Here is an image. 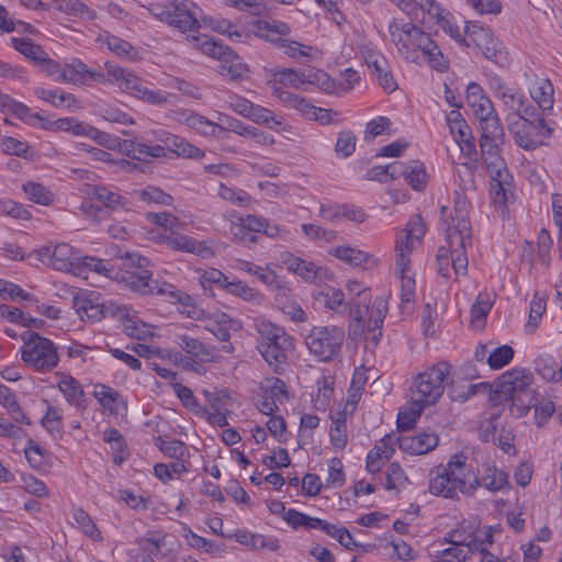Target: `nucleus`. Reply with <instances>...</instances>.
I'll use <instances>...</instances> for the list:
<instances>
[{"label": "nucleus", "mask_w": 562, "mask_h": 562, "mask_svg": "<svg viewBox=\"0 0 562 562\" xmlns=\"http://www.w3.org/2000/svg\"><path fill=\"white\" fill-rule=\"evenodd\" d=\"M468 202L464 196L458 195L454 200L453 212L448 207H441V218L446 224V240L437 252L438 273L450 278V265L454 274L465 276L468 272L467 247L472 244V232L469 220Z\"/></svg>", "instance_id": "f257e3e1"}, {"label": "nucleus", "mask_w": 562, "mask_h": 562, "mask_svg": "<svg viewBox=\"0 0 562 562\" xmlns=\"http://www.w3.org/2000/svg\"><path fill=\"white\" fill-rule=\"evenodd\" d=\"M479 479L464 454H453L446 465L435 467L429 472V492L435 496L459 501L460 495L472 496Z\"/></svg>", "instance_id": "f03ea898"}, {"label": "nucleus", "mask_w": 562, "mask_h": 562, "mask_svg": "<svg viewBox=\"0 0 562 562\" xmlns=\"http://www.w3.org/2000/svg\"><path fill=\"white\" fill-rule=\"evenodd\" d=\"M252 327L259 335V353L276 373L281 374L288 361L286 353L293 349V338L283 327L261 315L252 319Z\"/></svg>", "instance_id": "7ed1b4c3"}, {"label": "nucleus", "mask_w": 562, "mask_h": 562, "mask_svg": "<svg viewBox=\"0 0 562 562\" xmlns=\"http://www.w3.org/2000/svg\"><path fill=\"white\" fill-rule=\"evenodd\" d=\"M533 374L525 368H514L504 372L495 382V392L512 400V411L518 416L526 415L537 392L533 387Z\"/></svg>", "instance_id": "20e7f679"}, {"label": "nucleus", "mask_w": 562, "mask_h": 562, "mask_svg": "<svg viewBox=\"0 0 562 562\" xmlns=\"http://www.w3.org/2000/svg\"><path fill=\"white\" fill-rule=\"evenodd\" d=\"M451 366L439 361L418 373L411 386V400L422 405H434L442 396Z\"/></svg>", "instance_id": "39448f33"}, {"label": "nucleus", "mask_w": 562, "mask_h": 562, "mask_svg": "<svg viewBox=\"0 0 562 562\" xmlns=\"http://www.w3.org/2000/svg\"><path fill=\"white\" fill-rule=\"evenodd\" d=\"M21 339L23 340L21 359L26 367L44 373L58 366L57 346L50 339L35 331H24Z\"/></svg>", "instance_id": "423d86ee"}, {"label": "nucleus", "mask_w": 562, "mask_h": 562, "mask_svg": "<svg viewBox=\"0 0 562 562\" xmlns=\"http://www.w3.org/2000/svg\"><path fill=\"white\" fill-rule=\"evenodd\" d=\"M109 75L119 83V88L125 93L156 106H164L168 103V93L148 88L147 82L140 77L115 64H104Z\"/></svg>", "instance_id": "0eeeda50"}, {"label": "nucleus", "mask_w": 562, "mask_h": 562, "mask_svg": "<svg viewBox=\"0 0 562 562\" xmlns=\"http://www.w3.org/2000/svg\"><path fill=\"white\" fill-rule=\"evenodd\" d=\"M344 341V329L334 325L314 326L305 336L310 353L322 362L335 360L341 351Z\"/></svg>", "instance_id": "6e6552de"}, {"label": "nucleus", "mask_w": 562, "mask_h": 562, "mask_svg": "<svg viewBox=\"0 0 562 562\" xmlns=\"http://www.w3.org/2000/svg\"><path fill=\"white\" fill-rule=\"evenodd\" d=\"M123 265L128 270L119 272V278L115 280L136 294L153 295V290L157 286V280H154L151 278L153 273L145 269L148 259L136 254H126L123 258Z\"/></svg>", "instance_id": "1a4fd4ad"}, {"label": "nucleus", "mask_w": 562, "mask_h": 562, "mask_svg": "<svg viewBox=\"0 0 562 562\" xmlns=\"http://www.w3.org/2000/svg\"><path fill=\"white\" fill-rule=\"evenodd\" d=\"M36 259L57 271L77 273L81 257L72 246L60 243L55 246H44L34 251Z\"/></svg>", "instance_id": "9d476101"}, {"label": "nucleus", "mask_w": 562, "mask_h": 562, "mask_svg": "<svg viewBox=\"0 0 562 562\" xmlns=\"http://www.w3.org/2000/svg\"><path fill=\"white\" fill-rule=\"evenodd\" d=\"M426 232L425 223L420 215L409 217L406 228L396 238L395 257L398 258V266L402 269L406 265H411V254L417 245L420 244L422 237Z\"/></svg>", "instance_id": "9b49d317"}, {"label": "nucleus", "mask_w": 562, "mask_h": 562, "mask_svg": "<svg viewBox=\"0 0 562 562\" xmlns=\"http://www.w3.org/2000/svg\"><path fill=\"white\" fill-rule=\"evenodd\" d=\"M418 30L419 27L411 22L401 23L395 19L389 24L391 41L406 60L418 61V54L415 50L417 34H414Z\"/></svg>", "instance_id": "f8f14e48"}, {"label": "nucleus", "mask_w": 562, "mask_h": 562, "mask_svg": "<svg viewBox=\"0 0 562 562\" xmlns=\"http://www.w3.org/2000/svg\"><path fill=\"white\" fill-rule=\"evenodd\" d=\"M200 9L191 0H170L168 24L181 32H192L200 27L198 15Z\"/></svg>", "instance_id": "ddd939ff"}, {"label": "nucleus", "mask_w": 562, "mask_h": 562, "mask_svg": "<svg viewBox=\"0 0 562 562\" xmlns=\"http://www.w3.org/2000/svg\"><path fill=\"white\" fill-rule=\"evenodd\" d=\"M506 121L508 131L513 134L519 147L533 149L541 145V140L535 137V126L530 123V120H524L517 113H508Z\"/></svg>", "instance_id": "4468645a"}, {"label": "nucleus", "mask_w": 562, "mask_h": 562, "mask_svg": "<svg viewBox=\"0 0 562 562\" xmlns=\"http://www.w3.org/2000/svg\"><path fill=\"white\" fill-rule=\"evenodd\" d=\"M364 60L376 79L378 83L389 92H393L397 88V83L391 72L386 58L378 52L367 49Z\"/></svg>", "instance_id": "2eb2a0df"}, {"label": "nucleus", "mask_w": 562, "mask_h": 562, "mask_svg": "<svg viewBox=\"0 0 562 562\" xmlns=\"http://www.w3.org/2000/svg\"><path fill=\"white\" fill-rule=\"evenodd\" d=\"M120 150L124 155L135 159L146 161L149 158L166 157V148L158 144L145 142L143 137L133 140L124 139L120 144Z\"/></svg>", "instance_id": "dca6fc26"}, {"label": "nucleus", "mask_w": 562, "mask_h": 562, "mask_svg": "<svg viewBox=\"0 0 562 562\" xmlns=\"http://www.w3.org/2000/svg\"><path fill=\"white\" fill-rule=\"evenodd\" d=\"M72 304L82 321L98 322L105 317L109 312L104 303H101L99 296L93 293L88 295H75Z\"/></svg>", "instance_id": "f3484780"}, {"label": "nucleus", "mask_w": 562, "mask_h": 562, "mask_svg": "<svg viewBox=\"0 0 562 562\" xmlns=\"http://www.w3.org/2000/svg\"><path fill=\"white\" fill-rule=\"evenodd\" d=\"M439 442V437L434 431H423L414 436L398 437V447L411 454H425L434 450Z\"/></svg>", "instance_id": "a211bd4d"}, {"label": "nucleus", "mask_w": 562, "mask_h": 562, "mask_svg": "<svg viewBox=\"0 0 562 562\" xmlns=\"http://www.w3.org/2000/svg\"><path fill=\"white\" fill-rule=\"evenodd\" d=\"M166 244L173 250L190 252L202 258H211L214 256L213 249L205 244L181 234H170L165 237Z\"/></svg>", "instance_id": "6ab92c4d"}, {"label": "nucleus", "mask_w": 562, "mask_h": 562, "mask_svg": "<svg viewBox=\"0 0 562 562\" xmlns=\"http://www.w3.org/2000/svg\"><path fill=\"white\" fill-rule=\"evenodd\" d=\"M175 342L188 355L187 357H195L202 362H212L214 360V348L188 334L176 335Z\"/></svg>", "instance_id": "aec40b11"}, {"label": "nucleus", "mask_w": 562, "mask_h": 562, "mask_svg": "<svg viewBox=\"0 0 562 562\" xmlns=\"http://www.w3.org/2000/svg\"><path fill=\"white\" fill-rule=\"evenodd\" d=\"M86 194L88 198L99 201L103 210H126L128 205V201L124 195L105 186H88Z\"/></svg>", "instance_id": "412c9836"}, {"label": "nucleus", "mask_w": 562, "mask_h": 562, "mask_svg": "<svg viewBox=\"0 0 562 562\" xmlns=\"http://www.w3.org/2000/svg\"><path fill=\"white\" fill-rule=\"evenodd\" d=\"M414 34H417V37L415 38L416 53L419 50L423 54V57L432 68L438 70L446 68L443 56L439 49V46L430 38V36L420 29Z\"/></svg>", "instance_id": "4be33fe9"}, {"label": "nucleus", "mask_w": 562, "mask_h": 562, "mask_svg": "<svg viewBox=\"0 0 562 562\" xmlns=\"http://www.w3.org/2000/svg\"><path fill=\"white\" fill-rule=\"evenodd\" d=\"M93 396L111 415H119L122 411L126 409V401L117 391L109 385L97 384L94 386Z\"/></svg>", "instance_id": "5701e85b"}, {"label": "nucleus", "mask_w": 562, "mask_h": 562, "mask_svg": "<svg viewBox=\"0 0 562 562\" xmlns=\"http://www.w3.org/2000/svg\"><path fill=\"white\" fill-rule=\"evenodd\" d=\"M465 98L468 105L472 109L475 117L490 115L495 111L490 98L485 94L482 87L476 82H470L467 87Z\"/></svg>", "instance_id": "b1692460"}, {"label": "nucleus", "mask_w": 562, "mask_h": 562, "mask_svg": "<svg viewBox=\"0 0 562 562\" xmlns=\"http://www.w3.org/2000/svg\"><path fill=\"white\" fill-rule=\"evenodd\" d=\"M494 40L495 37L490 27H485L475 21L465 23L462 44L467 47L474 46L479 50H482L484 47L493 44Z\"/></svg>", "instance_id": "393cba45"}, {"label": "nucleus", "mask_w": 562, "mask_h": 562, "mask_svg": "<svg viewBox=\"0 0 562 562\" xmlns=\"http://www.w3.org/2000/svg\"><path fill=\"white\" fill-rule=\"evenodd\" d=\"M283 262L289 271L294 272L307 282H313L317 278H322L323 273L326 271L312 261H307L292 255H289Z\"/></svg>", "instance_id": "a878e982"}, {"label": "nucleus", "mask_w": 562, "mask_h": 562, "mask_svg": "<svg viewBox=\"0 0 562 562\" xmlns=\"http://www.w3.org/2000/svg\"><path fill=\"white\" fill-rule=\"evenodd\" d=\"M57 386L70 405L79 409L86 407V394L81 384L75 378L69 374L61 375Z\"/></svg>", "instance_id": "bb28decb"}, {"label": "nucleus", "mask_w": 562, "mask_h": 562, "mask_svg": "<svg viewBox=\"0 0 562 562\" xmlns=\"http://www.w3.org/2000/svg\"><path fill=\"white\" fill-rule=\"evenodd\" d=\"M442 542L447 544L469 548L471 553H474L481 549L477 547L479 536L475 535L471 527H467L463 524L458 525L457 528L448 532L442 539Z\"/></svg>", "instance_id": "cd10ccee"}, {"label": "nucleus", "mask_w": 562, "mask_h": 562, "mask_svg": "<svg viewBox=\"0 0 562 562\" xmlns=\"http://www.w3.org/2000/svg\"><path fill=\"white\" fill-rule=\"evenodd\" d=\"M480 127V139L479 140H492V142H504L505 133L502 125L501 119L496 111H493L490 115L477 117Z\"/></svg>", "instance_id": "c85d7f7f"}, {"label": "nucleus", "mask_w": 562, "mask_h": 562, "mask_svg": "<svg viewBox=\"0 0 562 562\" xmlns=\"http://www.w3.org/2000/svg\"><path fill=\"white\" fill-rule=\"evenodd\" d=\"M401 176L416 191L424 189L429 179L425 165L420 160L403 162Z\"/></svg>", "instance_id": "c756f323"}, {"label": "nucleus", "mask_w": 562, "mask_h": 562, "mask_svg": "<svg viewBox=\"0 0 562 562\" xmlns=\"http://www.w3.org/2000/svg\"><path fill=\"white\" fill-rule=\"evenodd\" d=\"M240 327L238 321L233 319L225 313L214 315L213 319L205 325V329L211 331L218 340L228 341L232 330H238Z\"/></svg>", "instance_id": "7c9ffc66"}, {"label": "nucleus", "mask_w": 562, "mask_h": 562, "mask_svg": "<svg viewBox=\"0 0 562 562\" xmlns=\"http://www.w3.org/2000/svg\"><path fill=\"white\" fill-rule=\"evenodd\" d=\"M180 121L202 135L216 136L217 131H224V127L217 123L195 112H182Z\"/></svg>", "instance_id": "2f4dec72"}, {"label": "nucleus", "mask_w": 562, "mask_h": 562, "mask_svg": "<svg viewBox=\"0 0 562 562\" xmlns=\"http://www.w3.org/2000/svg\"><path fill=\"white\" fill-rule=\"evenodd\" d=\"M301 76L303 77V86L312 85L326 93H334L337 91L336 81L322 69H303Z\"/></svg>", "instance_id": "473e14b6"}, {"label": "nucleus", "mask_w": 562, "mask_h": 562, "mask_svg": "<svg viewBox=\"0 0 562 562\" xmlns=\"http://www.w3.org/2000/svg\"><path fill=\"white\" fill-rule=\"evenodd\" d=\"M83 270H89L114 280L119 278V271L115 270L114 266L111 265L110 261L97 257H81L77 273L80 274Z\"/></svg>", "instance_id": "72a5a7b5"}, {"label": "nucleus", "mask_w": 562, "mask_h": 562, "mask_svg": "<svg viewBox=\"0 0 562 562\" xmlns=\"http://www.w3.org/2000/svg\"><path fill=\"white\" fill-rule=\"evenodd\" d=\"M111 313L119 315L123 319L124 333L131 338L142 340L151 335L148 326L131 317L125 306H119L116 312Z\"/></svg>", "instance_id": "f704fd0d"}, {"label": "nucleus", "mask_w": 562, "mask_h": 562, "mask_svg": "<svg viewBox=\"0 0 562 562\" xmlns=\"http://www.w3.org/2000/svg\"><path fill=\"white\" fill-rule=\"evenodd\" d=\"M34 94L54 105L55 108H70L77 103L76 97L71 93L65 92L60 89L52 90L37 87L34 89Z\"/></svg>", "instance_id": "c9c22d12"}, {"label": "nucleus", "mask_w": 562, "mask_h": 562, "mask_svg": "<svg viewBox=\"0 0 562 562\" xmlns=\"http://www.w3.org/2000/svg\"><path fill=\"white\" fill-rule=\"evenodd\" d=\"M479 485L484 486L488 491L497 492L509 486L508 475L494 465H486L481 479H479Z\"/></svg>", "instance_id": "e433bc0d"}, {"label": "nucleus", "mask_w": 562, "mask_h": 562, "mask_svg": "<svg viewBox=\"0 0 562 562\" xmlns=\"http://www.w3.org/2000/svg\"><path fill=\"white\" fill-rule=\"evenodd\" d=\"M491 178V196L494 203L505 205L513 196V178L508 173L506 177H490Z\"/></svg>", "instance_id": "4c0bfd02"}, {"label": "nucleus", "mask_w": 562, "mask_h": 562, "mask_svg": "<svg viewBox=\"0 0 562 562\" xmlns=\"http://www.w3.org/2000/svg\"><path fill=\"white\" fill-rule=\"evenodd\" d=\"M289 33L290 27L281 21H259L256 24V35L276 44L278 38Z\"/></svg>", "instance_id": "58836bf2"}, {"label": "nucleus", "mask_w": 562, "mask_h": 562, "mask_svg": "<svg viewBox=\"0 0 562 562\" xmlns=\"http://www.w3.org/2000/svg\"><path fill=\"white\" fill-rule=\"evenodd\" d=\"M0 316L8 319L11 323L20 324L24 327L41 328L44 321L34 318L29 314H25L18 307H11L5 304L0 305Z\"/></svg>", "instance_id": "ea45409f"}, {"label": "nucleus", "mask_w": 562, "mask_h": 562, "mask_svg": "<svg viewBox=\"0 0 562 562\" xmlns=\"http://www.w3.org/2000/svg\"><path fill=\"white\" fill-rule=\"evenodd\" d=\"M220 67L221 74L231 79H241L248 72L247 65L234 50L226 53V57Z\"/></svg>", "instance_id": "a19ab883"}, {"label": "nucleus", "mask_w": 562, "mask_h": 562, "mask_svg": "<svg viewBox=\"0 0 562 562\" xmlns=\"http://www.w3.org/2000/svg\"><path fill=\"white\" fill-rule=\"evenodd\" d=\"M409 265H406L403 269L398 266V258L395 259V273L401 279V306L404 304L412 303L415 297V280L408 273Z\"/></svg>", "instance_id": "79ce46f5"}, {"label": "nucleus", "mask_w": 562, "mask_h": 562, "mask_svg": "<svg viewBox=\"0 0 562 562\" xmlns=\"http://www.w3.org/2000/svg\"><path fill=\"white\" fill-rule=\"evenodd\" d=\"M71 516L77 528H79L83 535L94 541L102 540L101 531L98 529L97 525L85 509L80 507L74 508Z\"/></svg>", "instance_id": "37998d69"}, {"label": "nucleus", "mask_w": 562, "mask_h": 562, "mask_svg": "<svg viewBox=\"0 0 562 562\" xmlns=\"http://www.w3.org/2000/svg\"><path fill=\"white\" fill-rule=\"evenodd\" d=\"M450 131L462 151H465L468 155H476L475 140L465 121H459V123L450 127Z\"/></svg>", "instance_id": "c03bdc74"}, {"label": "nucleus", "mask_w": 562, "mask_h": 562, "mask_svg": "<svg viewBox=\"0 0 562 562\" xmlns=\"http://www.w3.org/2000/svg\"><path fill=\"white\" fill-rule=\"evenodd\" d=\"M153 295L165 296L170 303H179L183 306H191L192 304V299L188 293L176 289L175 285L168 282L157 281V286L154 288Z\"/></svg>", "instance_id": "a18cd8bd"}, {"label": "nucleus", "mask_w": 562, "mask_h": 562, "mask_svg": "<svg viewBox=\"0 0 562 562\" xmlns=\"http://www.w3.org/2000/svg\"><path fill=\"white\" fill-rule=\"evenodd\" d=\"M225 290L233 295L241 297L246 302H250L255 305L262 304V294L240 280L228 281Z\"/></svg>", "instance_id": "49530a36"}, {"label": "nucleus", "mask_w": 562, "mask_h": 562, "mask_svg": "<svg viewBox=\"0 0 562 562\" xmlns=\"http://www.w3.org/2000/svg\"><path fill=\"white\" fill-rule=\"evenodd\" d=\"M402 169V161H394L385 166H374L368 170L367 178L379 182H389L398 178Z\"/></svg>", "instance_id": "de8ad7c7"}, {"label": "nucleus", "mask_w": 562, "mask_h": 562, "mask_svg": "<svg viewBox=\"0 0 562 562\" xmlns=\"http://www.w3.org/2000/svg\"><path fill=\"white\" fill-rule=\"evenodd\" d=\"M429 16L436 20V22L438 23V25H440L445 33L450 35L456 42L462 44L464 34L461 33L459 25L456 23V20L450 12L445 11L439 5V13L429 14Z\"/></svg>", "instance_id": "09e8293b"}, {"label": "nucleus", "mask_w": 562, "mask_h": 562, "mask_svg": "<svg viewBox=\"0 0 562 562\" xmlns=\"http://www.w3.org/2000/svg\"><path fill=\"white\" fill-rule=\"evenodd\" d=\"M12 42L14 48L24 55L27 59H31L40 65L46 60L47 53L31 40L13 38Z\"/></svg>", "instance_id": "8fccbe9b"}, {"label": "nucleus", "mask_w": 562, "mask_h": 562, "mask_svg": "<svg viewBox=\"0 0 562 562\" xmlns=\"http://www.w3.org/2000/svg\"><path fill=\"white\" fill-rule=\"evenodd\" d=\"M329 436L334 447L338 449H344L346 447L348 437L346 414L344 412H339L336 414V416H331Z\"/></svg>", "instance_id": "3c124183"}, {"label": "nucleus", "mask_w": 562, "mask_h": 562, "mask_svg": "<svg viewBox=\"0 0 562 562\" xmlns=\"http://www.w3.org/2000/svg\"><path fill=\"white\" fill-rule=\"evenodd\" d=\"M553 86L548 79L537 81L531 92L532 99L542 110H551L553 105Z\"/></svg>", "instance_id": "603ef678"}, {"label": "nucleus", "mask_w": 562, "mask_h": 562, "mask_svg": "<svg viewBox=\"0 0 562 562\" xmlns=\"http://www.w3.org/2000/svg\"><path fill=\"white\" fill-rule=\"evenodd\" d=\"M472 554L469 548L449 544L434 554L432 562H468Z\"/></svg>", "instance_id": "864d4df0"}, {"label": "nucleus", "mask_w": 562, "mask_h": 562, "mask_svg": "<svg viewBox=\"0 0 562 562\" xmlns=\"http://www.w3.org/2000/svg\"><path fill=\"white\" fill-rule=\"evenodd\" d=\"M536 370L549 382H558L562 380V372L555 360L550 356L538 357L536 360Z\"/></svg>", "instance_id": "5fc2aeb1"}, {"label": "nucleus", "mask_w": 562, "mask_h": 562, "mask_svg": "<svg viewBox=\"0 0 562 562\" xmlns=\"http://www.w3.org/2000/svg\"><path fill=\"white\" fill-rule=\"evenodd\" d=\"M317 299L329 310L344 313L348 304L345 302V294L341 290L327 288L319 292Z\"/></svg>", "instance_id": "6e6d98bb"}, {"label": "nucleus", "mask_w": 562, "mask_h": 562, "mask_svg": "<svg viewBox=\"0 0 562 562\" xmlns=\"http://www.w3.org/2000/svg\"><path fill=\"white\" fill-rule=\"evenodd\" d=\"M218 195L223 200L229 201L235 205L243 206L246 209H252L254 199L241 189L229 188L221 183L218 188Z\"/></svg>", "instance_id": "4d7b16f0"}, {"label": "nucleus", "mask_w": 562, "mask_h": 562, "mask_svg": "<svg viewBox=\"0 0 562 562\" xmlns=\"http://www.w3.org/2000/svg\"><path fill=\"white\" fill-rule=\"evenodd\" d=\"M236 268L249 274L256 276L258 280L267 285H273L277 282V274L272 270L257 266L252 262L246 260H237Z\"/></svg>", "instance_id": "13d9d810"}, {"label": "nucleus", "mask_w": 562, "mask_h": 562, "mask_svg": "<svg viewBox=\"0 0 562 562\" xmlns=\"http://www.w3.org/2000/svg\"><path fill=\"white\" fill-rule=\"evenodd\" d=\"M532 402L533 403L530 404V408H535L536 423L541 427L554 413L555 405L552 401L540 397L538 392L533 394Z\"/></svg>", "instance_id": "bf43d9fd"}, {"label": "nucleus", "mask_w": 562, "mask_h": 562, "mask_svg": "<svg viewBox=\"0 0 562 562\" xmlns=\"http://www.w3.org/2000/svg\"><path fill=\"white\" fill-rule=\"evenodd\" d=\"M246 117L257 124L267 125L270 128L282 124L281 120H279L271 110L254 103L252 109L249 110Z\"/></svg>", "instance_id": "052dcab7"}, {"label": "nucleus", "mask_w": 562, "mask_h": 562, "mask_svg": "<svg viewBox=\"0 0 562 562\" xmlns=\"http://www.w3.org/2000/svg\"><path fill=\"white\" fill-rule=\"evenodd\" d=\"M23 191L31 201L37 204L48 205L54 201L53 193L41 183L27 182L23 184Z\"/></svg>", "instance_id": "680f3d73"}, {"label": "nucleus", "mask_w": 562, "mask_h": 562, "mask_svg": "<svg viewBox=\"0 0 562 562\" xmlns=\"http://www.w3.org/2000/svg\"><path fill=\"white\" fill-rule=\"evenodd\" d=\"M412 407L408 409H401L397 415V428L400 430H409L413 428L417 418L420 416L423 409L427 405H422V403L411 402Z\"/></svg>", "instance_id": "e2e57ef3"}, {"label": "nucleus", "mask_w": 562, "mask_h": 562, "mask_svg": "<svg viewBox=\"0 0 562 562\" xmlns=\"http://www.w3.org/2000/svg\"><path fill=\"white\" fill-rule=\"evenodd\" d=\"M211 27L220 34L227 35L232 42H241L245 36L236 24L224 18L212 19Z\"/></svg>", "instance_id": "0e129e2a"}, {"label": "nucleus", "mask_w": 562, "mask_h": 562, "mask_svg": "<svg viewBox=\"0 0 562 562\" xmlns=\"http://www.w3.org/2000/svg\"><path fill=\"white\" fill-rule=\"evenodd\" d=\"M514 355L515 351L510 346L503 345L490 352L487 363L492 369L498 370L508 364L513 360Z\"/></svg>", "instance_id": "69168bd1"}, {"label": "nucleus", "mask_w": 562, "mask_h": 562, "mask_svg": "<svg viewBox=\"0 0 562 562\" xmlns=\"http://www.w3.org/2000/svg\"><path fill=\"white\" fill-rule=\"evenodd\" d=\"M398 437L400 436L395 434H386L369 452L372 453V456H378L386 461L390 460L394 454L395 443L398 445Z\"/></svg>", "instance_id": "338daca9"}, {"label": "nucleus", "mask_w": 562, "mask_h": 562, "mask_svg": "<svg viewBox=\"0 0 562 562\" xmlns=\"http://www.w3.org/2000/svg\"><path fill=\"white\" fill-rule=\"evenodd\" d=\"M407 482V477L405 475L404 470L396 462H392L385 472V488L391 490H400Z\"/></svg>", "instance_id": "774afa93"}]
</instances>
